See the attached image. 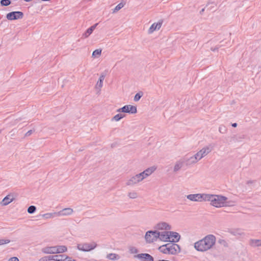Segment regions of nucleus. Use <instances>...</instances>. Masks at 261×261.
Segmentation results:
<instances>
[{
	"mask_svg": "<svg viewBox=\"0 0 261 261\" xmlns=\"http://www.w3.org/2000/svg\"><path fill=\"white\" fill-rule=\"evenodd\" d=\"M156 168L152 166L148 168L143 172L130 176L126 181V185L133 186L143 181L144 179L153 173Z\"/></svg>",
	"mask_w": 261,
	"mask_h": 261,
	"instance_id": "obj_1",
	"label": "nucleus"
},
{
	"mask_svg": "<svg viewBox=\"0 0 261 261\" xmlns=\"http://www.w3.org/2000/svg\"><path fill=\"white\" fill-rule=\"evenodd\" d=\"M216 237L213 234H208L194 244V248L198 251H206L213 247L216 243Z\"/></svg>",
	"mask_w": 261,
	"mask_h": 261,
	"instance_id": "obj_2",
	"label": "nucleus"
},
{
	"mask_svg": "<svg viewBox=\"0 0 261 261\" xmlns=\"http://www.w3.org/2000/svg\"><path fill=\"white\" fill-rule=\"evenodd\" d=\"M227 199L226 197L221 195L206 194V201L210 202V204L216 207L232 205V202Z\"/></svg>",
	"mask_w": 261,
	"mask_h": 261,
	"instance_id": "obj_3",
	"label": "nucleus"
},
{
	"mask_svg": "<svg viewBox=\"0 0 261 261\" xmlns=\"http://www.w3.org/2000/svg\"><path fill=\"white\" fill-rule=\"evenodd\" d=\"M160 251L164 254H175L177 252H179L180 249L176 244L168 243L160 247Z\"/></svg>",
	"mask_w": 261,
	"mask_h": 261,
	"instance_id": "obj_4",
	"label": "nucleus"
},
{
	"mask_svg": "<svg viewBox=\"0 0 261 261\" xmlns=\"http://www.w3.org/2000/svg\"><path fill=\"white\" fill-rule=\"evenodd\" d=\"M187 198L191 201L193 202H203L206 201V194L197 193L192 194L186 195Z\"/></svg>",
	"mask_w": 261,
	"mask_h": 261,
	"instance_id": "obj_5",
	"label": "nucleus"
},
{
	"mask_svg": "<svg viewBox=\"0 0 261 261\" xmlns=\"http://www.w3.org/2000/svg\"><path fill=\"white\" fill-rule=\"evenodd\" d=\"M96 243L94 242L90 243H81L77 244V248L80 251L87 252L94 249L95 248H96Z\"/></svg>",
	"mask_w": 261,
	"mask_h": 261,
	"instance_id": "obj_6",
	"label": "nucleus"
},
{
	"mask_svg": "<svg viewBox=\"0 0 261 261\" xmlns=\"http://www.w3.org/2000/svg\"><path fill=\"white\" fill-rule=\"evenodd\" d=\"M212 150V146L211 145L206 146L198 151L195 154L197 159H198V160L200 161L201 159L205 157L210 153Z\"/></svg>",
	"mask_w": 261,
	"mask_h": 261,
	"instance_id": "obj_7",
	"label": "nucleus"
},
{
	"mask_svg": "<svg viewBox=\"0 0 261 261\" xmlns=\"http://www.w3.org/2000/svg\"><path fill=\"white\" fill-rule=\"evenodd\" d=\"M158 231H148L146 232L145 239L147 243H151L155 241L158 239Z\"/></svg>",
	"mask_w": 261,
	"mask_h": 261,
	"instance_id": "obj_8",
	"label": "nucleus"
},
{
	"mask_svg": "<svg viewBox=\"0 0 261 261\" xmlns=\"http://www.w3.org/2000/svg\"><path fill=\"white\" fill-rule=\"evenodd\" d=\"M23 15V13L21 11H13L8 13L6 15V18L8 20H13L21 19Z\"/></svg>",
	"mask_w": 261,
	"mask_h": 261,
	"instance_id": "obj_9",
	"label": "nucleus"
},
{
	"mask_svg": "<svg viewBox=\"0 0 261 261\" xmlns=\"http://www.w3.org/2000/svg\"><path fill=\"white\" fill-rule=\"evenodd\" d=\"M117 112L129 113L131 114H135L137 113V108L135 106L132 105H125L119 108L117 110Z\"/></svg>",
	"mask_w": 261,
	"mask_h": 261,
	"instance_id": "obj_10",
	"label": "nucleus"
},
{
	"mask_svg": "<svg viewBox=\"0 0 261 261\" xmlns=\"http://www.w3.org/2000/svg\"><path fill=\"white\" fill-rule=\"evenodd\" d=\"M183 158L185 160V165L186 166H190L193 164H195L199 161L198 159H197V156H196V154H194V155L190 157L185 156L183 157Z\"/></svg>",
	"mask_w": 261,
	"mask_h": 261,
	"instance_id": "obj_11",
	"label": "nucleus"
},
{
	"mask_svg": "<svg viewBox=\"0 0 261 261\" xmlns=\"http://www.w3.org/2000/svg\"><path fill=\"white\" fill-rule=\"evenodd\" d=\"M184 165H185V160L182 157L175 162L173 167V172L175 173L178 172L183 167Z\"/></svg>",
	"mask_w": 261,
	"mask_h": 261,
	"instance_id": "obj_12",
	"label": "nucleus"
},
{
	"mask_svg": "<svg viewBox=\"0 0 261 261\" xmlns=\"http://www.w3.org/2000/svg\"><path fill=\"white\" fill-rule=\"evenodd\" d=\"M169 233L168 231H158V239L163 242H169Z\"/></svg>",
	"mask_w": 261,
	"mask_h": 261,
	"instance_id": "obj_13",
	"label": "nucleus"
},
{
	"mask_svg": "<svg viewBox=\"0 0 261 261\" xmlns=\"http://www.w3.org/2000/svg\"><path fill=\"white\" fill-rule=\"evenodd\" d=\"M142 261H153V257L148 253H141L135 256Z\"/></svg>",
	"mask_w": 261,
	"mask_h": 261,
	"instance_id": "obj_14",
	"label": "nucleus"
},
{
	"mask_svg": "<svg viewBox=\"0 0 261 261\" xmlns=\"http://www.w3.org/2000/svg\"><path fill=\"white\" fill-rule=\"evenodd\" d=\"M58 217L60 216H70L73 213V210L71 208H65L63 209L62 210L57 212Z\"/></svg>",
	"mask_w": 261,
	"mask_h": 261,
	"instance_id": "obj_15",
	"label": "nucleus"
},
{
	"mask_svg": "<svg viewBox=\"0 0 261 261\" xmlns=\"http://www.w3.org/2000/svg\"><path fill=\"white\" fill-rule=\"evenodd\" d=\"M41 251L45 254H56V246H46L43 247Z\"/></svg>",
	"mask_w": 261,
	"mask_h": 261,
	"instance_id": "obj_16",
	"label": "nucleus"
},
{
	"mask_svg": "<svg viewBox=\"0 0 261 261\" xmlns=\"http://www.w3.org/2000/svg\"><path fill=\"white\" fill-rule=\"evenodd\" d=\"M180 235L178 233L173 231H170L169 242H177L180 239Z\"/></svg>",
	"mask_w": 261,
	"mask_h": 261,
	"instance_id": "obj_17",
	"label": "nucleus"
},
{
	"mask_svg": "<svg viewBox=\"0 0 261 261\" xmlns=\"http://www.w3.org/2000/svg\"><path fill=\"white\" fill-rule=\"evenodd\" d=\"M162 22H158L157 23H153L149 28L148 30V33L152 34L154 31L159 30L162 26Z\"/></svg>",
	"mask_w": 261,
	"mask_h": 261,
	"instance_id": "obj_18",
	"label": "nucleus"
},
{
	"mask_svg": "<svg viewBox=\"0 0 261 261\" xmlns=\"http://www.w3.org/2000/svg\"><path fill=\"white\" fill-rule=\"evenodd\" d=\"M14 200L13 196L11 195H8L6 196L3 200L1 202L0 204L2 206H6L12 202Z\"/></svg>",
	"mask_w": 261,
	"mask_h": 261,
	"instance_id": "obj_19",
	"label": "nucleus"
},
{
	"mask_svg": "<svg viewBox=\"0 0 261 261\" xmlns=\"http://www.w3.org/2000/svg\"><path fill=\"white\" fill-rule=\"evenodd\" d=\"M97 25L98 23H96L88 29L87 31L83 34V37L85 38H88L92 33L93 31L95 30Z\"/></svg>",
	"mask_w": 261,
	"mask_h": 261,
	"instance_id": "obj_20",
	"label": "nucleus"
},
{
	"mask_svg": "<svg viewBox=\"0 0 261 261\" xmlns=\"http://www.w3.org/2000/svg\"><path fill=\"white\" fill-rule=\"evenodd\" d=\"M156 228L160 230H170V226L166 222H161L158 224Z\"/></svg>",
	"mask_w": 261,
	"mask_h": 261,
	"instance_id": "obj_21",
	"label": "nucleus"
},
{
	"mask_svg": "<svg viewBox=\"0 0 261 261\" xmlns=\"http://www.w3.org/2000/svg\"><path fill=\"white\" fill-rule=\"evenodd\" d=\"M250 245L254 247L261 246V240L251 239L250 240Z\"/></svg>",
	"mask_w": 261,
	"mask_h": 261,
	"instance_id": "obj_22",
	"label": "nucleus"
},
{
	"mask_svg": "<svg viewBox=\"0 0 261 261\" xmlns=\"http://www.w3.org/2000/svg\"><path fill=\"white\" fill-rule=\"evenodd\" d=\"M67 248L65 246H56V254L63 253L67 251Z\"/></svg>",
	"mask_w": 261,
	"mask_h": 261,
	"instance_id": "obj_23",
	"label": "nucleus"
},
{
	"mask_svg": "<svg viewBox=\"0 0 261 261\" xmlns=\"http://www.w3.org/2000/svg\"><path fill=\"white\" fill-rule=\"evenodd\" d=\"M42 217L45 219H50L52 218H54L55 217H58L57 213H46L42 215Z\"/></svg>",
	"mask_w": 261,
	"mask_h": 261,
	"instance_id": "obj_24",
	"label": "nucleus"
},
{
	"mask_svg": "<svg viewBox=\"0 0 261 261\" xmlns=\"http://www.w3.org/2000/svg\"><path fill=\"white\" fill-rule=\"evenodd\" d=\"M124 117V115L122 114H118L116 115L115 116H114L112 118V121H118L121 119L123 118Z\"/></svg>",
	"mask_w": 261,
	"mask_h": 261,
	"instance_id": "obj_25",
	"label": "nucleus"
},
{
	"mask_svg": "<svg viewBox=\"0 0 261 261\" xmlns=\"http://www.w3.org/2000/svg\"><path fill=\"white\" fill-rule=\"evenodd\" d=\"M127 196L129 198L135 199L138 197V194L136 192L133 191L128 192Z\"/></svg>",
	"mask_w": 261,
	"mask_h": 261,
	"instance_id": "obj_26",
	"label": "nucleus"
},
{
	"mask_svg": "<svg viewBox=\"0 0 261 261\" xmlns=\"http://www.w3.org/2000/svg\"><path fill=\"white\" fill-rule=\"evenodd\" d=\"M102 50L101 49H97L92 53V57L97 58L100 56Z\"/></svg>",
	"mask_w": 261,
	"mask_h": 261,
	"instance_id": "obj_27",
	"label": "nucleus"
},
{
	"mask_svg": "<svg viewBox=\"0 0 261 261\" xmlns=\"http://www.w3.org/2000/svg\"><path fill=\"white\" fill-rule=\"evenodd\" d=\"M124 7V4L122 3H119L117 5L115 8L113 10L112 13H115L118 12L119 10H120L122 8Z\"/></svg>",
	"mask_w": 261,
	"mask_h": 261,
	"instance_id": "obj_28",
	"label": "nucleus"
},
{
	"mask_svg": "<svg viewBox=\"0 0 261 261\" xmlns=\"http://www.w3.org/2000/svg\"><path fill=\"white\" fill-rule=\"evenodd\" d=\"M129 252L131 254H136L138 252V250L137 248L134 246H129L128 247Z\"/></svg>",
	"mask_w": 261,
	"mask_h": 261,
	"instance_id": "obj_29",
	"label": "nucleus"
},
{
	"mask_svg": "<svg viewBox=\"0 0 261 261\" xmlns=\"http://www.w3.org/2000/svg\"><path fill=\"white\" fill-rule=\"evenodd\" d=\"M36 211V206H35L34 205L30 206L28 208V212L29 214H33Z\"/></svg>",
	"mask_w": 261,
	"mask_h": 261,
	"instance_id": "obj_30",
	"label": "nucleus"
},
{
	"mask_svg": "<svg viewBox=\"0 0 261 261\" xmlns=\"http://www.w3.org/2000/svg\"><path fill=\"white\" fill-rule=\"evenodd\" d=\"M118 255L115 253H110L108 255L107 257L110 259L115 260L118 258Z\"/></svg>",
	"mask_w": 261,
	"mask_h": 261,
	"instance_id": "obj_31",
	"label": "nucleus"
},
{
	"mask_svg": "<svg viewBox=\"0 0 261 261\" xmlns=\"http://www.w3.org/2000/svg\"><path fill=\"white\" fill-rule=\"evenodd\" d=\"M10 0H1V5L2 6H8L11 4Z\"/></svg>",
	"mask_w": 261,
	"mask_h": 261,
	"instance_id": "obj_32",
	"label": "nucleus"
},
{
	"mask_svg": "<svg viewBox=\"0 0 261 261\" xmlns=\"http://www.w3.org/2000/svg\"><path fill=\"white\" fill-rule=\"evenodd\" d=\"M143 93L142 92H139L137 93L134 98V100L135 101H138L139 100V99L141 98V97L142 96Z\"/></svg>",
	"mask_w": 261,
	"mask_h": 261,
	"instance_id": "obj_33",
	"label": "nucleus"
},
{
	"mask_svg": "<svg viewBox=\"0 0 261 261\" xmlns=\"http://www.w3.org/2000/svg\"><path fill=\"white\" fill-rule=\"evenodd\" d=\"M64 255H55V261H64L63 258Z\"/></svg>",
	"mask_w": 261,
	"mask_h": 261,
	"instance_id": "obj_34",
	"label": "nucleus"
},
{
	"mask_svg": "<svg viewBox=\"0 0 261 261\" xmlns=\"http://www.w3.org/2000/svg\"><path fill=\"white\" fill-rule=\"evenodd\" d=\"M218 243L223 246L224 247H228L227 242L223 239H219L218 240Z\"/></svg>",
	"mask_w": 261,
	"mask_h": 261,
	"instance_id": "obj_35",
	"label": "nucleus"
},
{
	"mask_svg": "<svg viewBox=\"0 0 261 261\" xmlns=\"http://www.w3.org/2000/svg\"><path fill=\"white\" fill-rule=\"evenodd\" d=\"M219 131L220 133L225 134L227 131V129L225 126L221 125L219 127Z\"/></svg>",
	"mask_w": 261,
	"mask_h": 261,
	"instance_id": "obj_36",
	"label": "nucleus"
},
{
	"mask_svg": "<svg viewBox=\"0 0 261 261\" xmlns=\"http://www.w3.org/2000/svg\"><path fill=\"white\" fill-rule=\"evenodd\" d=\"M103 85V82L100 81V80H98L97 82L95 88L96 89H99V90L101 89V88L102 87Z\"/></svg>",
	"mask_w": 261,
	"mask_h": 261,
	"instance_id": "obj_37",
	"label": "nucleus"
},
{
	"mask_svg": "<svg viewBox=\"0 0 261 261\" xmlns=\"http://www.w3.org/2000/svg\"><path fill=\"white\" fill-rule=\"evenodd\" d=\"M10 242V240L9 239H0V246L6 244H8Z\"/></svg>",
	"mask_w": 261,
	"mask_h": 261,
	"instance_id": "obj_38",
	"label": "nucleus"
},
{
	"mask_svg": "<svg viewBox=\"0 0 261 261\" xmlns=\"http://www.w3.org/2000/svg\"><path fill=\"white\" fill-rule=\"evenodd\" d=\"M64 261H76L75 259H72L71 257L64 255Z\"/></svg>",
	"mask_w": 261,
	"mask_h": 261,
	"instance_id": "obj_39",
	"label": "nucleus"
},
{
	"mask_svg": "<svg viewBox=\"0 0 261 261\" xmlns=\"http://www.w3.org/2000/svg\"><path fill=\"white\" fill-rule=\"evenodd\" d=\"M233 233L234 234L242 235L244 234V232L240 229H238V230H236L235 232H233Z\"/></svg>",
	"mask_w": 261,
	"mask_h": 261,
	"instance_id": "obj_40",
	"label": "nucleus"
},
{
	"mask_svg": "<svg viewBox=\"0 0 261 261\" xmlns=\"http://www.w3.org/2000/svg\"><path fill=\"white\" fill-rule=\"evenodd\" d=\"M46 257H47V261H48V260H55V255H50V256H46Z\"/></svg>",
	"mask_w": 261,
	"mask_h": 261,
	"instance_id": "obj_41",
	"label": "nucleus"
},
{
	"mask_svg": "<svg viewBox=\"0 0 261 261\" xmlns=\"http://www.w3.org/2000/svg\"><path fill=\"white\" fill-rule=\"evenodd\" d=\"M9 261H19V259L16 257H12L9 259Z\"/></svg>",
	"mask_w": 261,
	"mask_h": 261,
	"instance_id": "obj_42",
	"label": "nucleus"
},
{
	"mask_svg": "<svg viewBox=\"0 0 261 261\" xmlns=\"http://www.w3.org/2000/svg\"><path fill=\"white\" fill-rule=\"evenodd\" d=\"M32 133H33V130H29L28 132H27L26 133V134H25V137L29 136H30Z\"/></svg>",
	"mask_w": 261,
	"mask_h": 261,
	"instance_id": "obj_43",
	"label": "nucleus"
},
{
	"mask_svg": "<svg viewBox=\"0 0 261 261\" xmlns=\"http://www.w3.org/2000/svg\"><path fill=\"white\" fill-rule=\"evenodd\" d=\"M105 74H101L100 77H99V80H100V81H103L104 79H105Z\"/></svg>",
	"mask_w": 261,
	"mask_h": 261,
	"instance_id": "obj_44",
	"label": "nucleus"
},
{
	"mask_svg": "<svg viewBox=\"0 0 261 261\" xmlns=\"http://www.w3.org/2000/svg\"><path fill=\"white\" fill-rule=\"evenodd\" d=\"M39 261H47V257L45 256L40 259Z\"/></svg>",
	"mask_w": 261,
	"mask_h": 261,
	"instance_id": "obj_45",
	"label": "nucleus"
},
{
	"mask_svg": "<svg viewBox=\"0 0 261 261\" xmlns=\"http://www.w3.org/2000/svg\"><path fill=\"white\" fill-rule=\"evenodd\" d=\"M237 123H233L231 124L232 127H236L237 126Z\"/></svg>",
	"mask_w": 261,
	"mask_h": 261,
	"instance_id": "obj_46",
	"label": "nucleus"
},
{
	"mask_svg": "<svg viewBox=\"0 0 261 261\" xmlns=\"http://www.w3.org/2000/svg\"><path fill=\"white\" fill-rule=\"evenodd\" d=\"M218 49V47L214 48H212L211 50H213V51H215L216 50H217Z\"/></svg>",
	"mask_w": 261,
	"mask_h": 261,
	"instance_id": "obj_47",
	"label": "nucleus"
},
{
	"mask_svg": "<svg viewBox=\"0 0 261 261\" xmlns=\"http://www.w3.org/2000/svg\"><path fill=\"white\" fill-rule=\"evenodd\" d=\"M204 11V8L202 9L200 11V13L201 14Z\"/></svg>",
	"mask_w": 261,
	"mask_h": 261,
	"instance_id": "obj_48",
	"label": "nucleus"
},
{
	"mask_svg": "<svg viewBox=\"0 0 261 261\" xmlns=\"http://www.w3.org/2000/svg\"><path fill=\"white\" fill-rule=\"evenodd\" d=\"M25 2H31L32 1V0H24Z\"/></svg>",
	"mask_w": 261,
	"mask_h": 261,
	"instance_id": "obj_49",
	"label": "nucleus"
},
{
	"mask_svg": "<svg viewBox=\"0 0 261 261\" xmlns=\"http://www.w3.org/2000/svg\"><path fill=\"white\" fill-rule=\"evenodd\" d=\"M1 132H2V131L0 130V134L1 133Z\"/></svg>",
	"mask_w": 261,
	"mask_h": 261,
	"instance_id": "obj_50",
	"label": "nucleus"
}]
</instances>
